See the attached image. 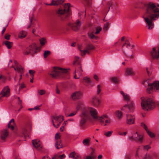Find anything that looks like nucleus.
<instances>
[{"mask_svg":"<svg viewBox=\"0 0 159 159\" xmlns=\"http://www.w3.org/2000/svg\"><path fill=\"white\" fill-rule=\"evenodd\" d=\"M98 112L95 108L93 107H87L83 109L80 115V119L79 122V125L81 129L85 127V125L87 120L90 119L91 116L95 120H98L102 125L105 123L104 126H106L111 123L110 119H107L108 116L106 114L103 115L100 117L97 116Z\"/></svg>","mask_w":159,"mask_h":159,"instance_id":"obj_1","label":"nucleus"},{"mask_svg":"<svg viewBox=\"0 0 159 159\" xmlns=\"http://www.w3.org/2000/svg\"><path fill=\"white\" fill-rule=\"evenodd\" d=\"M146 16H143L147 25L146 27L149 30L154 27L153 21L159 17V5L156 6L154 3L150 2L147 6Z\"/></svg>","mask_w":159,"mask_h":159,"instance_id":"obj_2","label":"nucleus"},{"mask_svg":"<svg viewBox=\"0 0 159 159\" xmlns=\"http://www.w3.org/2000/svg\"><path fill=\"white\" fill-rule=\"evenodd\" d=\"M120 93L123 96V100L128 102L127 104H125L121 108V110L125 112L128 111L129 112H133L135 109V106L133 101L130 100V96L122 91H120Z\"/></svg>","mask_w":159,"mask_h":159,"instance_id":"obj_3","label":"nucleus"},{"mask_svg":"<svg viewBox=\"0 0 159 159\" xmlns=\"http://www.w3.org/2000/svg\"><path fill=\"white\" fill-rule=\"evenodd\" d=\"M142 108L145 111H150L154 109L157 104L151 98L142 97L141 98Z\"/></svg>","mask_w":159,"mask_h":159,"instance_id":"obj_4","label":"nucleus"},{"mask_svg":"<svg viewBox=\"0 0 159 159\" xmlns=\"http://www.w3.org/2000/svg\"><path fill=\"white\" fill-rule=\"evenodd\" d=\"M70 6L69 3L65 4L64 6L63 9H60L57 11V14L59 15L64 14L65 16L64 19H66L67 17L70 16Z\"/></svg>","mask_w":159,"mask_h":159,"instance_id":"obj_5","label":"nucleus"},{"mask_svg":"<svg viewBox=\"0 0 159 159\" xmlns=\"http://www.w3.org/2000/svg\"><path fill=\"white\" fill-rule=\"evenodd\" d=\"M67 71V70L66 69H63L58 67H54L52 70L49 73V74L51 77L55 78L61 75V72L66 73Z\"/></svg>","mask_w":159,"mask_h":159,"instance_id":"obj_6","label":"nucleus"},{"mask_svg":"<svg viewBox=\"0 0 159 159\" xmlns=\"http://www.w3.org/2000/svg\"><path fill=\"white\" fill-rule=\"evenodd\" d=\"M52 122L53 125L56 128H58L60 125L61 123L64 120L63 116L61 115L55 116H52Z\"/></svg>","mask_w":159,"mask_h":159,"instance_id":"obj_7","label":"nucleus"},{"mask_svg":"<svg viewBox=\"0 0 159 159\" xmlns=\"http://www.w3.org/2000/svg\"><path fill=\"white\" fill-rule=\"evenodd\" d=\"M159 90V81H156L152 84H148V87L147 88V91L149 93H151L153 90Z\"/></svg>","mask_w":159,"mask_h":159,"instance_id":"obj_8","label":"nucleus"},{"mask_svg":"<svg viewBox=\"0 0 159 159\" xmlns=\"http://www.w3.org/2000/svg\"><path fill=\"white\" fill-rule=\"evenodd\" d=\"M35 45H30L29 46L23 51V54L24 55L29 54L33 55L36 53L37 49L36 48Z\"/></svg>","mask_w":159,"mask_h":159,"instance_id":"obj_9","label":"nucleus"},{"mask_svg":"<svg viewBox=\"0 0 159 159\" xmlns=\"http://www.w3.org/2000/svg\"><path fill=\"white\" fill-rule=\"evenodd\" d=\"M94 46L91 44H88L85 48L86 49L84 50H82L80 46H78V48L80 50L81 55L83 56H84L86 53H89V50L94 49Z\"/></svg>","mask_w":159,"mask_h":159,"instance_id":"obj_10","label":"nucleus"},{"mask_svg":"<svg viewBox=\"0 0 159 159\" xmlns=\"http://www.w3.org/2000/svg\"><path fill=\"white\" fill-rule=\"evenodd\" d=\"M83 70L82 69L80 64H79L76 67L75 72H74V78L75 79H78L82 75Z\"/></svg>","mask_w":159,"mask_h":159,"instance_id":"obj_11","label":"nucleus"},{"mask_svg":"<svg viewBox=\"0 0 159 159\" xmlns=\"http://www.w3.org/2000/svg\"><path fill=\"white\" fill-rule=\"evenodd\" d=\"M150 54V56L154 59L159 58V47H155L153 48Z\"/></svg>","mask_w":159,"mask_h":159,"instance_id":"obj_12","label":"nucleus"},{"mask_svg":"<svg viewBox=\"0 0 159 159\" xmlns=\"http://www.w3.org/2000/svg\"><path fill=\"white\" fill-rule=\"evenodd\" d=\"M81 25V22L79 20H77L74 23H70L69 24V25L71 28L73 30L75 31H77L79 30Z\"/></svg>","mask_w":159,"mask_h":159,"instance_id":"obj_13","label":"nucleus"},{"mask_svg":"<svg viewBox=\"0 0 159 159\" xmlns=\"http://www.w3.org/2000/svg\"><path fill=\"white\" fill-rule=\"evenodd\" d=\"M129 140L131 142H137L139 141V134L138 131L134 133L132 136L129 137Z\"/></svg>","mask_w":159,"mask_h":159,"instance_id":"obj_14","label":"nucleus"},{"mask_svg":"<svg viewBox=\"0 0 159 159\" xmlns=\"http://www.w3.org/2000/svg\"><path fill=\"white\" fill-rule=\"evenodd\" d=\"M10 89L8 86L5 87L0 94V97H7L10 94Z\"/></svg>","mask_w":159,"mask_h":159,"instance_id":"obj_15","label":"nucleus"},{"mask_svg":"<svg viewBox=\"0 0 159 159\" xmlns=\"http://www.w3.org/2000/svg\"><path fill=\"white\" fill-rule=\"evenodd\" d=\"M91 102L93 105L96 107H98L100 103L99 98L96 96H94L92 97Z\"/></svg>","mask_w":159,"mask_h":159,"instance_id":"obj_16","label":"nucleus"},{"mask_svg":"<svg viewBox=\"0 0 159 159\" xmlns=\"http://www.w3.org/2000/svg\"><path fill=\"white\" fill-rule=\"evenodd\" d=\"M127 123L128 125L134 124L135 121V117L134 116L127 114Z\"/></svg>","mask_w":159,"mask_h":159,"instance_id":"obj_17","label":"nucleus"},{"mask_svg":"<svg viewBox=\"0 0 159 159\" xmlns=\"http://www.w3.org/2000/svg\"><path fill=\"white\" fill-rule=\"evenodd\" d=\"M82 93L80 91H77L73 93L71 95L72 98L74 99H80L82 96Z\"/></svg>","mask_w":159,"mask_h":159,"instance_id":"obj_18","label":"nucleus"},{"mask_svg":"<svg viewBox=\"0 0 159 159\" xmlns=\"http://www.w3.org/2000/svg\"><path fill=\"white\" fill-rule=\"evenodd\" d=\"M32 143L34 147L38 149H40L42 148L41 142L38 139H35L32 141Z\"/></svg>","mask_w":159,"mask_h":159,"instance_id":"obj_19","label":"nucleus"},{"mask_svg":"<svg viewBox=\"0 0 159 159\" xmlns=\"http://www.w3.org/2000/svg\"><path fill=\"white\" fill-rule=\"evenodd\" d=\"M141 126L146 130L148 134L150 137L152 138L155 137L154 134L148 130L147 126L143 123H141Z\"/></svg>","mask_w":159,"mask_h":159,"instance_id":"obj_20","label":"nucleus"},{"mask_svg":"<svg viewBox=\"0 0 159 159\" xmlns=\"http://www.w3.org/2000/svg\"><path fill=\"white\" fill-rule=\"evenodd\" d=\"M91 149L92 151L90 153V155L84 157V159H95L96 155L95 153V150L92 148H91Z\"/></svg>","mask_w":159,"mask_h":159,"instance_id":"obj_21","label":"nucleus"},{"mask_svg":"<svg viewBox=\"0 0 159 159\" xmlns=\"http://www.w3.org/2000/svg\"><path fill=\"white\" fill-rule=\"evenodd\" d=\"M64 1L63 0H58L57 1L52 0L51 3L48 4H46L47 5H48L50 6H57L58 5L60 4H61L63 3Z\"/></svg>","mask_w":159,"mask_h":159,"instance_id":"obj_22","label":"nucleus"},{"mask_svg":"<svg viewBox=\"0 0 159 159\" xmlns=\"http://www.w3.org/2000/svg\"><path fill=\"white\" fill-rule=\"evenodd\" d=\"M8 133L7 129H3L1 135V138L2 140L4 141L7 137Z\"/></svg>","mask_w":159,"mask_h":159,"instance_id":"obj_23","label":"nucleus"},{"mask_svg":"<svg viewBox=\"0 0 159 159\" xmlns=\"http://www.w3.org/2000/svg\"><path fill=\"white\" fill-rule=\"evenodd\" d=\"M16 72L20 74V80L21 79L22 74L24 72V69L21 66H17L16 67L14 68Z\"/></svg>","mask_w":159,"mask_h":159,"instance_id":"obj_24","label":"nucleus"},{"mask_svg":"<svg viewBox=\"0 0 159 159\" xmlns=\"http://www.w3.org/2000/svg\"><path fill=\"white\" fill-rule=\"evenodd\" d=\"M16 126V124L13 119H12L9 121L8 125V128H11V130H13L14 129V127Z\"/></svg>","mask_w":159,"mask_h":159,"instance_id":"obj_25","label":"nucleus"},{"mask_svg":"<svg viewBox=\"0 0 159 159\" xmlns=\"http://www.w3.org/2000/svg\"><path fill=\"white\" fill-rule=\"evenodd\" d=\"M125 46L127 48L129 49H132L133 48L132 46L130 45L129 41L127 39L125 40V42L123 44L122 46V49H124Z\"/></svg>","mask_w":159,"mask_h":159,"instance_id":"obj_26","label":"nucleus"},{"mask_svg":"<svg viewBox=\"0 0 159 159\" xmlns=\"http://www.w3.org/2000/svg\"><path fill=\"white\" fill-rule=\"evenodd\" d=\"M55 146L57 149L62 147V145L61 139L57 140L56 141Z\"/></svg>","mask_w":159,"mask_h":159,"instance_id":"obj_27","label":"nucleus"},{"mask_svg":"<svg viewBox=\"0 0 159 159\" xmlns=\"http://www.w3.org/2000/svg\"><path fill=\"white\" fill-rule=\"evenodd\" d=\"M134 72L132 68H128L125 71V74L126 75H134Z\"/></svg>","mask_w":159,"mask_h":159,"instance_id":"obj_28","label":"nucleus"},{"mask_svg":"<svg viewBox=\"0 0 159 159\" xmlns=\"http://www.w3.org/2000/svg\"><path fill=\"white\" fill-rule=\"evenodd\" d=\"M94 32L92 31V32H89L88 33V37L90 39H98V37L94 34Z\"/></svg>","mask_w":159,"mask_h":159,"instance_id":"obj_29","label":"nucleus"},{"mask_svg":"<svg viewBox=\"0 0 159 159\" xmlns=\"http://www.w3.org/2000/svg\"><path fill=\"white\" fill-rule=\"evenodd\" d=\"M115 115L119 119L121 118L122 116V112L119 110L116 111H115Z\"/></svg>","mask_w":159,"mask_h":159,"instance_id":"obj_30","label":"nucleus"},{"mask_svg":"<svg viewBox=\"0 0 159 159\" xmlns=\"http://www.w3.org/2000/svg\"><path fill=\"white\" fill-rule=\"evenodd\" d=\"M22 133L25 136H29V132L27 130L26 128L24 127L23 128Z\"/></svg>","mask_w":159,"mask_h":159,"instance_id":"obj_31","label":"nucleus"},{"mask_svg":"<svg viewBox=\"0 0 159 159\" xmlns=\"http://www.w3.org/2000/svg\"><path fill=\"white\" fill-rule=\"evenodd\" d=\"M4 43L8 49L11 48L13 44L12 42L7 41H5L4 42Z\"/></svg>","mask_w":159,"mask_h":159,"instance_id":"obj_32","label":"nucleus"},{"mask_svg":"<svg viewBox=\"0 0 159 159\" xmlns=\"http://www.w3.org/2000/svg\"><path fill=\"white\" fill-rule=\"evenodd\" d=\"M69 157L73 159H76L77 157H78V156L77 157L75 156V152H72L70 153L69 155Z\"/></svg>","mask_w":159,"mask_h":159,"instance_id":"obj_33","label":"nucleus"},{"mask_svg":"<svg viewBox=\"0 0 159 159\" xmlns=\"http://www.w3.org/2000/svg\"><path fill=\"white\" fill-rule=\"evenodd\" d=\"M39 42L40 44L42 46L44 45L46 43L47 41L44 38H41L39 39Z\"/></svg>","mask_w":159,"mask_h":159,"instance_id":"obj_34","label":"nucleus"},{"mask_svg":"<svg viewBox=\"0 0 159 159\" xmlns=\"http://www.w3.org/2000/svg\"><path fill=\"white\" fill-rule=\"evenodd\" d=\"M90 138H88L84 139L83 141V143L84 145H87L89 144V142L90 141Z\"/></svg>","mask_w":159,"mask_h":159,"instance_id":"obj_35","label":"nucleus"},{"mask_svg":"<svg viewBox=\"0 0 159 159\" xmlns=\"http://www.w3.org/2000/svg\"><path fill=\"white\" fill-rule=\"evenodd\" d=\"M26 36V32L25 31H20L19 34V37L21 38H23Z\"/></svg>","mask_w":159,"mask_h":159,"instance_id":"obj_36","label":"nucleus"},{"mask_svg":"<svg viewBox=\"0 0 159 159\" xmlns=\"http://www.w3.org/2000/svg\"><path fill=\"white\" fill-rule=\"evenodd\" d=\"M84 82L86 83L89 84H91V81L89 79V78H88L87 77H85L83 78Z\"/></svg>","mask_w":159,"mask_h":159,"instance_id":"obj_37","label":"nucleus"},{"mask_svg":"<svg viewBox=\"0 0 159 159\" xmlns=\"http://www.w3.org/2000/svg\"><path fill=\"white\" fill-rule=\"evenodd\" d=\"M96 31L94 32V34H97L99 33L100 31L102 30V28L101 27L97 26L95 28Z\"/></svg>","mask_w":159,"mask_h":159,"instance_id":"obj_38","label":"nucleus"},{"mask_svg":"<svg viewBox=\"0 0 159 159\" xmlns=\"http://www.w3.org/2000/svg\"><path fill=\"white\" fill-rule=\"evenodd\" d=\"M80 58L78 56H75V60L74 62V64H75L76 63H77L78 64V65H79V64H80Z\"/></svg>","mask_w":159,"mask_h":159,"instance_id":"obj_39","label":"nucleus"},{"mask_svg":"<svg viewBox=\"0 0 159 159\" xmlns=\"http://www.w3.org/2000/svg\"><path fill=\"white\" fill-rule=\"evenodd\" d=\"M51 53L50 51L47 50L44 51L43 53L44 57L46 58Z\"/></svg>","mask_w":159,"mask_h":159,"instance_id":"obj_40","label":"nucleus"},{"mask_svg":"<svg viewBox=\"0 0 159 159\" xmlns=\"http://www.w3.org/2000/svg\"><path fill=\"white\" fill-rule=\"evenodd\" d=\"M7 78L5 76L3 75H0V80L1 81L2 83H4L6 80Z\"/></svg>","mask_w":159,"mask_h":159,"instance_id":"obj_41","label":"nucleus"},{"mask_svg":"<svg viewBox=\"0 0 159 159\" xmlns=\"http://www.w3.org/2000/svg\"><path fill=\"white\" fill-rule=\"evenodd\" d=\"M83 106V103L82 102H79L78 103V104L77 105V107H76V110L77 111L79 110Z\"/></svg>","mask_w":159,"mask_h":159,"instance_id":"obj_42","label":"nucleus"},{"mask_svg":"<svg viewBox=\"0 0 159 159\" xmlns=\"http://www.w3.org/2000/svg\"><path fill=\"white\" fill-rule=\"evenodd\" d=\"M113 133L112 131H109L107 132H105L104 134V135L107 137H109L110 136L111 134H112Z\"/></svg>","mask_w":159,"mask_h":159,"instance_id":"obj_43","label":"nucleus"},{"mask_svg":"<svg viewBox=\"0 0 159 159\" xmlns=\"http://www.w3.org/2000/svg\"><path fill=\"white\" fill-rule=\"evenodd\" d=\"M101 86L99 85H97V93L98 95L99 94L100 92L101 91Z\"/></svg>","mask_w":159,"mask_h":159,"instance_id":"obj_44","label":"nucleus"},{"mask_svg":"<svg viewBox=\"0 0 159 159\" xmlns=\"http://www.w3.org/2000/svg\"><path fill=\"white\" fill-rule=\"evenodd\" d=\"M111 80L115 83H117L118 81V79L116 77H112L111 78Z\"/></svg>","mask_w":159,"mask_h":159,"instance_id":"obj_45","label":"nucleus"},{"mask_svg":"<svg viewBox=\"0 0 159 159\" xmlns=\"http://www.w3.org/2000/svg\"><path fill=\"white\" fill-rule=\"evenodd\" d=\"M118 134L119 135H121V136H125L126 135V134H127V132H125L123 133L121 131H119L118 132Z\"/></svg>","mask_w":159,"mask_h":159,"instance_id":"obj_46","label":"nucleus"},{"mask_svg":"<svg viewBox=\"0 0 159 159\" xmlns=\"http://www.w3.org/2000/svg\"><path fill=\"white\" fill-rule=\"evenodd\" d=\"M38 93L40 95H43L45 93V92L44 90L41 89L39 90Z\"/></svg>","mask_w":159,"mask_h":159,"instance_id":"obj_47","label":"nucleus"},{"mask_svg":"<svg viewBox=\"0 0 159 159\" xmlns=\"http://www.w3.org/2000/svg\"><path fill=\"white\" fill-rule=\"evenodd\" d=\"M151 147L149 145H147L146 146H143V149L145 150H148V149L150 148Z\"/></svg>","mask_w":159,"mask_h":159,"instance_id":"obj_48","label":"nucleus"},{"mask_svg":"<svg viewBox=\"0 0 159 159\" xmlns=\"http://www.w3.org/2000/svg\"><path fill=\"white\" fill-rule=\"evenodd\" d=\"M29 73L31 75V77H33L34 75V74L35 73V71L34 70H30L29 71Z\"/></svg>","mask_w":159,"mask_h":159,"instance_id":"obj_49","label":"nucleus"},{"mask_svg":"<svg viewBox=\"0 0 159 159\" xmlns=\"http://www.w3.org/2000/svg\"><path fill=\"white\" fill-rule=\"evenodd\" d=\"M55 137L56 141L57 140L61 139H60V135H59V134L58 133H57L56 134Z\"/></svg>","mask_w":159,"mask_h":159,"instance_id":"obj_50","label":"nucleus"},{"mask_svg":"<svg viewBox=\"0 0 159 159\" xmlns=\"http://www.w3.org/2000/svg\"><path fill=\"white\" fill-rule=\"evenodd\" d=\"M109 26V24L108 23H107L106 24H105L103 26V29L104 30H107V28Z\"/></svg>","mask_w":159,"mask_h":159,"instance_id":"obj_51","label":"nucleus"},{"mask_svg":"<svg viewBox=\"0 0 159 159\" xmlns=\"http://www.w3.org/2000/svg\"><path fill=\"white\" fill-rule=\"evenodd\" d=\"M151 156L149 154H146L144 157V159H150Z\"/></svg>","mask_w":159,"mask_h":159,"instance_id":"obj_52","label":"nucleus"},{"mask_svg":"<svg viewBox=\"0 0 159 159\" xmlns=\"http://www.w3.org/2000/svg\"><path fill=\"white\" fill-rule=\"evenodd\" d=\"M139 148H138L135 154V157L136 158H138L139 157Z\"/></svg>","mask_w":159,"mask_h":159,"instance_id":"obj_53","label":"nucleus"},{"mask_svg":"<svg viewBox=\"0 0 159 159\" xmlns=\"http://www.w3.org/2000/svg\"><path fill=\"white\" fill-rule=\"evenodd\" d=\"M77 113V111H75L72 113H71L68 116H74L75 115L76 113Z\"/></svg>","mask_w":159,"mask_h":159,"instance_id":"obj_54","label":"nucleus"},{"mask_svg":"<svg viewBox=\"0 0 159 159\" xmlns=\"http://www.w3.org/2000/svg\"><path fill=\"white\" fill-rule=\"evenodd\" d=\"M65 157H66V156H65V155L64 154H63L61 155H59L58 157L60 159H62L64 158Z\"/></svg>","mask_w":159,"mask_h":159,"instance_id":"obj_55","label":"nucleus"},{"mask_svg":"<svg viewBox=\"0 0 159 159\" xmlns=\"http://www.w3.org/2000/svg\"><path fill=\"white\" fill-rule=\"evenodd\" d=\"M10 35H6L5 36V38L7 40H9L10 39Z\"/></svg>","mask_w":159,"mask_h":159,"instance_id":"obj_56","label":"nucleus"},{"mask_svg":"<svg viewBox=\"0 0 159 159\" xmlns=\"http://www.w3.org/2000/svg\"><path fill=\"white\" fill-rule=\"evenodd\" d=\"M143 139V136L142 135H140V142H142Z\"/></svg>","mask_w":159,"mask_h":159,"instance_id":"obj_57","label":"nucleus"},{"mask_svg":"<svg viewBox=\"0 0 159 159\" xmlns=\"http://www.w3.org/2000/svg\"><path fill=\"white\" fill-rule=\"evenodd\" d=\"M56 92L58 94H59L60 93V91L57 86V87L56 89Z\"/></svg>","mask_w":159,"mask_h":159,"instance_id":"obj_58","label":"nucleus"},{"mask_svg":"<svg viewBox=\"0 0 159 159\" xmlns=\"http://www.w3.org/2000/svg\"><path fill=\"white\" fill-rule=\"evenodd\" d=\"M94 78L97 80H98L99 79L98 77L96 75L94 76Z\"/></svg>","mask_w":159,"mask_h":159,"instance_id":"obj_59","label":"nucleus"},{"mask_svg":"<svg viewBox=\"0 0 159 159\" xmlns=\"http://www.w3.org/2000/svg\"><path fill=\"white\" fill-rule=\"evenodd\" d=\"M25 87V86L24 84H22L20 86L19 89H23Z\"/></svg>","mask_w":159,"mask_h":159,"instance_id":"obj_60","label":"nucleus"},{"mask_svg":"<svg viewBox=\"0 0 159 159\" xmlns=\"http://www.w3.org/2000/svg\"><path fill=\"white\" fill-rule=\"evenodd\" d=\"M40 106H36L34 108V110H39V107H40Z\"/></svg>","mask_w":159,"mask_h":159,"instance_id":"obj_61","label":"nucleus"},{"mask_svg":"<svg viewBox=\"0 0 159 159\" xmlns=\"http://www.w3.org/2000/svg\"><path fill=\"white\" fill-rule=\"evenodd\" d=\"M53 29L54 30H58V28L56 27V26H54L53 27Z\"/></svg>","mask_w":159,"mask_h":159,"instance_id":"obj_62","label":"nucleus"},{"mask_svg":"<svg viewBox=\"0 0 159 159\" xmlns=\"http://www.w3.org/2000/svg\"><path fill=\"white\" fill-rule=\"evenodd\" d=\"M102 155H99L98 157V159H102Z\"/></svg>","mask_w":159,"mask_h":159,"instance_id":"obj_63","label":"nucleus"},{"mask_svg":"<svg viewBox=\"0 0 159 159\" xmlns=\"http://www.w3.org/2000/svg\"><path fill=\"white\" fill-rule=\"evenodd\" d=\"M130 156L129 155H127L126 156V158L125 159H130Z\"/></svg>","mask_w":159,"mask_h":159,"instance_id":"obj_64","label":"nucleus"}]
</instances>
